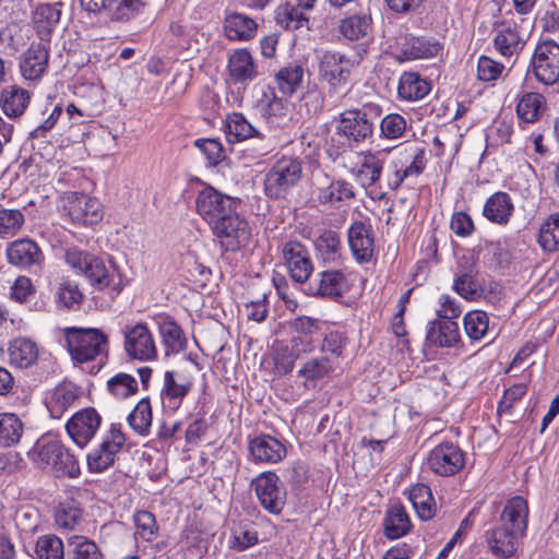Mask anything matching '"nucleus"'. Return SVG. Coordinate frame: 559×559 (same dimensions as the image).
Returning <instances> with one entry per match:
<instances>
[{
    "mask_svg": "<svg viewBox=\"0 0 559 559\" xmlns=\"http://www.w3.org/2000/svg\"><path fill=\"white\" fill-rule=\"evenodd\" d=\"M200 369L198 361L188 355L182 364L164 372L159 399L165 412L174 414L181 406L191 392L195 373Z\"/></svg>",
    "mask_w": 559,
    "mask_h": 559,
    "instance_id": "f257e3e1",
    "label": "nucleus"
},
{
    "mask_svg": "<svg viewBox=\"0 0 559 559\" xmlns=\"http://www.w3.org/2000/svg\"><path fill=\"white\" fill-rule=\"evenodd\" d=\"M66 347L75 362H87L107 353V336L98 329H63Z\"/></svg>",
    "mask_w": 559,
    "mask_h": 559,
    "instance_id": "f03ea898",
    "label": "nucleus"
},
{
    "mask_svg": "<svg viewBox=\"0 0 559 559\" xmlns=\"http://www.w3.org/2000/svg\"><path fill=\"white\" fill-rule=\"evenodd\" d=\"M381 114V107L373 103L365 104L361 108L345 110L340 114L336 132L349 143L360 144L373 133L371 119L378 118Z\"/></svg>",
    "mask_w": 559,
    "mask_h": 559,
    "instance_id": "7ed1b4c3",
    "label": "nucleus"
},
{
    "mask_svg": "<svg viewBox=\"0 0 559 559\" xmlns=\"http://www.w3.org/2000/svg\"><path fill=\"white\" fill-rule=\"evenodd\" d=\"M237 209H233L230 213L210 226L212 234L226 251L239 250L249 242L251 237L250 225Z\"/></svg>",
    "mask_w": 559,
    "mask_h": 559,
    "instance_id": "20e7f679",
    "label": "nucleus"
},
{
    "mask_svg": "<svg viewBox=\"0 0 559 559\" xmlns=\"http://www.w3.org/2000/svg\"><path fill=\"white\" fill-rule=\"evenodd\" d=\"M302 168L298 159L282 157L265 176L264 190L272 199L284 198L287 192L298 183Z\"/></svg>",
    "mask_w": 559,
    "mask_h": 559,
    "instance_id": "39448f33",
    "label": "nucleus"
},
{
    "mask_svg": "<svg viewBox=\"0 0 559 559\" xmlns=\"http://www.w3.org/2000/svg\"><path fill=\"white\" fill-rule=\"evenodd\" d=\"M64 261L75 274L85 276L97 288L108 286L109 271L102 259L78 247H70L64 251Z\"/></svg>",
    "mask_w": 559,
    "mask_h": 559,
    "instance_id": "423d86ee",
    "label": "nucleus"
},
{
    "mask_svg": "<svg viewBox=\"0 0 559 559\" xmlns=\"http://www.w3.org/2000/svg\"><path fill=\"white\" fill-rule=\"evenodd\" d=\"M427 158L424 147H406L394 158L389 167L388 187L397 190L403 182L412 177H418L426 168Z\"/></svg>",
    "mask_w": 559,
    "mask_h": 559,
    "instance_id": "0eeeda50",
    "label": "nucleus"
},
{
    "mask_svg": "<svg viewBox=\"0 0 559 559\" xmlns=\"http://www.w3.org/2000/svg\"><path fill=\"white\" fill-rule=\"evenodd\" d=\"M238 200L203 185L195 197V211L209 226L238 207Z\"/></svg>",
    "mask_w": 559,
    "mask_h": 559,
    "instance_id": "6e6552de",
    "label": "nucleus"
},
{
    "mask_svg": "<svg viewBox=\"0 0 559 559\" xmlns=\"http://www.w3.org/2000/svg\"><path fill=\"white\" fill-rule=\"evenodd\" d=\"M392 55L400 62L435 58L440 53V43L431 37L404 34L390 46Z\"/></svg>",
    "mask_w": 559,
    "mask_h": 559,
    "instance_id": "1a4fd4ad",
    "label": "nucleus"
},
{
    "mask_svg": "<svg viewBox=\"0 0 559 559\" xmlns=\"http://www.w3.org/2000/svg\"><path fill=\"white\" fill-rule=\"evenodd\" d=\"M50 58V41L40 38L33 41L19 57V71L24 81L37 84L47 73Z\"/></svg>",
    "mask_w": 559,
    "mask_h": 559,
    "instance_id": "9d476101",
    "label": "nucleus"
},
{
    "mask_svg": "<svg viewBox=\"0 0 559 559\" xmlns=\"http://www.w3.org/2000/svg\"><path fill=\"white\" fill-rule=\"evenodd\" d=\"M393 147L358 152L357 162L350 169L354 179L365 189L374 186L381 178L383 166Z\"/></svg>",
    "mask_w": 559,
    "mask_h": 559,
    "instance_id": "9b49d317",
    "label": "nucleus"
},
{
    "mask_svg": "<svg viewBox=\"0 0 559 559\" xmlns=\"http://www.w3.org/2000/svg\"><path fill=\"white\" fill-rule=\"evenodd\" d=\"M427 466L438 476H454L465 466V453L453 442H441L429 452Z\"/></svg>",
    "mask_w": 559,
    "mask_h": 559,
    "instance_id": "f8f14e48",
    "label": "nucleus"
},
{
    "mask_svg": "<svg viewBox=\"0 0 559 559\" xmlns=\"http://www.w3.org/2000/svg\"><path fill=\"white\" fill-rule=\"evenodd\" d=\"M313 198L319 205L337 210L343 203L355 198V191L347 180L322 174V177L317 179Z\"/></svg>",
    "mask_w": 559,
    "mask_h": 559,
    "instance_id": "ddd939ff",
    "label": "nucleus"
},
{
    "mask_svg": "<svg viewBox=\"0 0 559 559\" xmlns=\"http://www.w3.org/2000/svg\"><path fill=\"white\" fill-rule=\"evenodd\" d=\"M324 322L311 317H297L289 321V342L302 355L313 353L323 335Z\"/></svg>",
    "mask_w": 559,
    "mask_h": 559,
    "instance_id": "4468645a",
    "label": "nucleus"
},
{
    "mask_svg": "<svg viewBox=\"0 0 559 559\" xmlns=\"http://www.w3.org/2000/svg\"><path fill=\"white\" fill-rule=\"evenodd\" d=\"M531 68L537 81L552 85L559 81V44L555 40L539 43L532 56Z\"/></svg>",
    "mask_w": 559,
    "mask_h": 559,
    "instance_id": "2eb2a0df",
    "label": "nucleus"
},
{
    "mask_svg": "<svg viewBox=\"0 0 559 559\" xmlns=\"http://www.w3.org/2000/svg\"><path fill=\"white\" fill-rule=\"evenodd\" d=\"M126 442L121 428L111 425L100 444L87 454V467L92 473H102L109 468Z\"/></svg>",
    "mask_w": 559,
    "mask_h": 559,
    "instance_id": "dca6fc26",
    "label": "nucleus"
},
{
    "mask_svg": "<svg viewBox=\"0 0 559 559\" xmlns=\"http://www.w3.org/2000/svg\"><path fill=\"white\" fill-rule=\"evenodd\" d=\"M353 68L354 61L340 51H324L319 59V76L333 91L348 83Z\"/></svg>",
    "mask_w": 559,
    "mask_h": 559,
    "instance_id": "f3484780",
    "label": "nucleus"
},
{
    "mask_svg": "<svg viewBox=\"0 0 559 559\" xmlns=\"http://www.w3.org/2000/svg\"><path fill=\"white\" fill-rule=\"evenodd\" d=\"M254 491L261 506L273 514L282 512L286 501V490L273 472H264L253 480Z\"/></svg>",
    "mask_w": 559,
    "mask_h": 559,
    "instance_id": "a211bd4d",
    "label": "nucleus"
},
{
    "mask_svg": "<svg viewBox=\"0 0 559 559\" xmlns=\"http://www.w3.org/2000/svg\"><path fill=\"white\" fill-rule=\"evenodd\" d=\"M124 334V350L133 359L147 361L157 357L153 335L145 323L139 322L127 326Z\"/></svg>",
    "mask_w": 559,
    "mask_h": 559,
    "instance_id": "6ab92c4d",
    "label": "nucleus"
},
{
    "mask_svg": "<svg viewBox=\"0 0 559 559\" xmlns=\"http://www.w3.org/2000/svg\"><path fill=\"white\" fill-rule=\"evenodd\" d=\"M282 258L287 266L290 277L305 284L313 272V264L306 246L299 241H287L281 248Z\"/></svg>",
    "mask_w": 559,
    "mask_h": 559,
    "instance_id": "aec40b11",
    "label": "nucleus"
},
{
    "mask_svg": "<svg viewBox=\"0 0 559 559\" xmlns=\"http://www.w3.org/2000/svg\"><path fill=\"white\" fill-rule=\"evenodd\" d=\"M102 424V417L94 408L75 413L67 423L66 430L71 440L81 449L95 437Z\"/></svg>",
    "mask_w": 559,
    "mask_h": 559,
    "instance_id": "412c9836",
    "label": "nucleus"
},
{
    "mask_svg": "<svg viewBox=\"0 0 559 559\" xmlns=\"http://www.w3.org/2000/svg\"><path fill=\"white\" fill-rule=\"evenodd\" d=\"M64 211L73 224L94 225L103 218L100 202L83 193H73L68 197Z\"/></svg>",
    "mask_w": 559,
    "mask_h": 559,
    "instance_id": "4be33fe9",
    "label": "nucleus"
},
{
    "mask_svg": "<svg viewBox=\"0 0 559 559\" xmlns=\"http://www.w3.org/2000/svg\"><path fill=\"white\" fill-rule=\"evenodd\" d=\"M348 246L355 261L359 264L368 263L374 254V237L370 225L364 222H354L347 231Z\"/></svg>",
    "mask_w": 559,
    "mask_h": 559,
    "instance_id": "5701e85b",
    "label": "nucleus"
},
{
    "mask_svg": "<svg viewBox=\"0 0 559 559\" xmlns=\"http://www.w3.org/2000/svg\"><path fill=\"white\" fill-rule=\"evenodd\" d=\"M347 290V280L341 270H326L318 273L308 285L306 293L330 299L340 298Z\"/></svg>",
    "mask_w": 559,
    "mask_h": 559,
    "instance_id": "b1692460",
    "label": "nucleus"
},
{
    "mask_svg": "<svg viewBox=\"0 0 559 559\" xmlns=\"http://www.w3.org/2000/svg\"><path fill=\"white\" fill-rule=\"evenodd\" d=\"M81 389L70 381H63L46 393L45 404L52 418H60L79 401Z\"/></svg>",
    "mask_w": 559,
    "mask_h": 559,
    "instance_id": "393cba45",
    "label": "nucleus"
},
{
    "mask_svg": "<svg viewBox=\"0 0 559 559\" xmlns=\"http://www.w3.org/2000/svg\"><path fill=\"white\" fill-rule=\"evenodd\" d=\"M249 452L255 463L275 464L286 456L285 445L270 435H260L249 442Z\"/></svg>",
    "mask_w": 559,
    "mask_h": 559,
    "instance_id": "a878e982",
    "label": "nucleus"
},
{
    "mask_svg": "<svg viewBox=\"0 0 559 559\" xmlns=\"http://www.w3.org/2000/svg\"><path fill=\"white\" fill-rule=\"evenodd\" d=\"M528 506L523 497L516 496L508 500L500 515L501 526L519 536H523L527 527Z\"/></svg>",
    "mask_w": 559,
    "mask_h": 559,
    "instance_id": "bb28decb",
    "label": "nucleus"
},
{
    "mask_svg": "<svg viewBox=\"0 0 559 559\" xmlns=\"http://www.w3.org/2000/svg\"><path fill=\"white\" fill-rule=\"evenodd\" d=\"M514 213V204L507 192L498 191L491 194L485 202L483 215L492 224L504 226Z\"/></svg>",
    "mask_w": 559,
    "mask_h": 559,
    "instance_id": "cd10ccee",
    "label": "nucleus"
},
{
    "mask_svg": "<svg viewBox=\"0 0 559 559\" xmlns=\"http://www.w3.org/2000/svg\"><path fill=\"white\" fill-rule=\"evenodd\" d=\"M224 34L233 41H248L255 37L258 25L246 14L231 12L224 19Z\"/></svg>",
    "mask_w": 559,
    "mask_h": 559,
    "instance_id": "c85d7f7f",
    "label": "nucleus"
},
{
    "mask_svg": "<svg viewBox=\"0 0 559 559\" xmlns=\"http://www.w3.org/2000/svg\"><path fill=\"white\" fill-rule=\"evenodd\" d=\"M317 258L326 264L338 265L343 260V246L338 234L334 230H322L314 240Z\"/></svg>",
    "mask_w": 559,
    "mask_h": 559,
    "instance_id": "c756f323",
    "label": "nucleus"
},
{
    "mask_svg": "<svg viewBox=\"0 0 559 559\" xmlns=\"http://www.w3.org/2000/svg\"><path fill=\"white\" fill-rule=\"evenodd\" d=\"M426 341L437 347H454L461 341L457 323L442 319L432 321L428 326Z\"/></svg>",
    "mask_w": 559,
    "mask_h": 559,
    "instance_id": "7c9ffc66",
    "label": "nucleus"
},
{
    "mask_svg": "<svg viewBox=\"0 0 559 559\" xmlns=\"http://www.w3.org/2000/svg\"><path fill=\"white\" fill-rule=\"evenodd\" d=\"M7 255L11 264L20 267H29L39 264L43 260L39 247L29 239L13 241L7 249Z\"/></svg>",
    "mask_w": 559,
    "mask_h": 559,
    "instance_id": "2f4dec72",
    "label": "nucleus"
},
{
    "mask_svg": "<svg viewBox=\"0 0 559 559\" xmlns=\"http://www.w3.org/2000/svg\"><path fill=\"white\" fill-rule=\"evenodd\" d=\"M38 354L37 344L27 337H16L8 345L9 362L21 369L33 366L38 359Z\"/></svg>",
    "mask_w": 559,
    "mask_h": 559,
    "instance_id": "473e14b6",
    "label": "nucleus"
},
{
    "mask_svg": "<svg viewBox=\"0 0 559 559\" xmlns=\"http://www.w3.org/2000/svg\"><path fill=\"white\" fill-rule=\"evenodd\" d=\"M228 71L230 78L237 83H245L257 78L255 62L246 48L236 49L228 59Z\"/></svg>",
    "mask_w": 559,
    "mask_h": 559,
    "instance_id": "72a5a7b5",
    "label": "nucleus"
},
{
    "mask_svg": "<svg viewBox=\"0 0 559 559\" xmlns=\"http://www.w3.org/2000/svg\"><path fill=\"white\" fill-rule=\"evenodd\" d=\"M431 91L429 81L416 72H403L399 80L397 95L406 102H417Z\"/></svg>",
    "mask_w": 559,
    "mask_h": 559,
    "instance_id": "f704fd0d",
    "label": "nucleus"
},
{
    "mask_svg": "<svg viewBox=\"0 0 559 559\" xmlns=\"http://www.w3.org/2000/svg\"><path fill=\"white\" fill-rule=\"evenodd\" d=\"M334 370L333 360L329 356H316L301 364L297 376L305 381V385H316Z\"/></svg>",
    "mask_w": 559,
    "mask_h": 559,
    "instance_id": "c9c22d12",
    "label": "nucleus"
},
{
    "mask_svg": "<svg viewBox=\"0 0 559 559\" xmlns=\"http://www.w3.org/2000/svg\"><path fill=\"white\" fill-rule=\"evenodd\" d=\"M519 535L503 528L497 527L486 534V542L496 557L509 558L518 549Z\"/></svg>",
    "mask_w": 559,
    "mask_h": 559,
    "instance_id": "e433bc0d",
    "label": "nucleus"
},
{
    "mask_svg": "<svg viewBox=\"0 0 559 559\" xmlns=\"http://www.w3.org/2000/svg\"><path fill=\"white\" fill-rule=\"evenodd\" d=\"M383 526L384 535L389 539H397L411 531L412 523L404 507L394 503L386 511Z\"/></svg>",
    "mask_w": 559,
    "mask_h": 559,
    "instance_id": "4c0bfd02",
    "label": "nucleus"
},
{
    "mask_svg": "<svg viewBox=\"0 0 559 559\" xmlns=\"http://www.w3.org/2000/svg\"><path fill=\"white\" fill-rule=\"evenodd\" d=\"M546 110L545 97L536 92L524 93L518 100L516 115L522 122L537 121Z\"/></svg>",
    "mask_w": 559,
    "mask_h": 559,
    "instance_id": "58836bf2",
    "label": "nucleus"
},
{
    "mask_svg": "<svg viewBox=\"0 0 559 559\" xmlns=\"http://www.w3.org/2000/svg\"><path fill=\"white\" fill-rule=\"evenodd\" d=\"M61 441L55 436L47 435L39 438L34 447L28 451L29 459L40 468H48L58 451Z\"/></svg>",
    "mask_w": 559,
    "mask_h": 559,
    "instance_id": "ea45409f",
    "label": "nucleus"
},
{
    "mask_svg": "<svg viewBox=\"0 0 559 559\" xmlns=\"http://www.w3.org/2000/svg\"><path fill=\"white\" fill-rule=\"evenodd\" d=\"M493 44L496 49L506 57L518 53L524 46L523 35L509 24H502L498 29Z\"/></svg>",
    "mask_w": 559,
    "mask_h": 559,
    "instance_id": "a19ab883",
    "label": "nucleus"
},
{
    "mask_svg": "<svg viewBox=\"0 0 559 559\" xmlns=\"http://www.w3.org/2000/svg\"><path fill=\"white\" fill-rule=\"evenodd\" d=\"M29 93L19 86H9L1 95L2 109L8 117L21 116L29 104Z\"/></svg>",
    "mask_w": 559,
    "mask_h": 559,
    "instance_id": "79ce46f5",
    "label": "nucleus"
},
{
    "mask_svg": "<svg viewBox=\"0 0 559 559\" xmlns=\"http://www.w3.org/2000/svg\"><path fill=\"white\" fill-rule=\"evenodd\" d=\"M159 333L167 353H179L185 349L187 340L181 328L169 317H159Z\"/></svg>",
    "mask_w": 559,
    "mask_h": 559,
    "instance_id": "37998d69",
    "label": "nucleus"
},
{
    "mask_svg": "<svg viewBox=\"0 0 559 559\" xmlns=\"http://www.w3.org/2000/svg\"><path fill=\"white\" fill-rule=\"evenodd\" d=\"M408 498L417 515L430 520L435 515V500L430 488L425 484H416L409 489Z\"/></svg>",
    "mask_w": 559,
    "mask_h": 559,
    "instance_id": "c03bdc74",
    "label": "nucleus"
},
{
    "mask_svg": "<svg viewBox=\"0 0 559 559\" xmlns=\"http://www.w3.org/2000/svg\"><path fill=\"white\" fill-rule=\"evenodd\" d=\"M127 420L134 432L140 436H147L153 421V412L150 399H141L128 415Z\"/></svg>",
    "mask_w": 559,
    "mask_h": 559,
    "instance_id": "a18cd8bd",
    "label": "nucleus"
},
{
    "mask_svg": "<svg viewBox=\"0 0 559 559\" xmlns=\"http://www.w3.org/2000/svg\"><path fill=\"white\" fill-rule=\"evenodd\" d=\"M226 133L230 142H239L260 136L257 128L240 112H233L226 118Z\"/></svg>",
    "mask_w": 559,
    "mask_h": 559,
    "instance_id": "49530a36",
    "label": "nucleus"
},
{
    "mask_svg": "<svg viewBox=\"0 0 559 559\" xmlns=\"http://www.w3.org/2000/svg\"><path fill=\"white\" fill-rule=\"evenodd\" d=\"M340 33L349 40H359L369 35L371 19L367 14H354L341 21Z\"/></svg>",
    "mask_w": 559,
    "mask_h": 559,
    "instance_id": "de8ad7c7",
    "label": "nucleus"
},
{
    "mask_svg": "<svg viewBox=\"0 0 559 559\" xmlns=\"http://www.w3.org/2000/svg\"><path fill=\"white\" fill-rule=\"evenodd\" d=\"M302 356L300 352H296L294 345L288 341L278 343L273 350L274 373L285 376L293 371L296 360Z\"/></svg>",
    "mask_w": 559,
    "mask_h": 559,
    "instance_id": "09e8293b",
    "label": "nucleus"
},
{
    "mask_svg": "<svg viewBox=\"0 0 559 559\" xmlns=\"http://www.w3.org/2000/svg\"><path fill=\"white\" fill-rule=\"evenodd\" d=\"M275 20L278 25L286 29H298L308 24V16L299 4L289 2L280 4L275 10Z\"/></svg>",
    "mask_w": 559,
    "mask_h": 559,
    "instance_id": "8fccbe9b",
    "label": "nucleus"
},
{
    "mask_svg": "<svg viewBox=\"0 0 559 559\" xmlns=\"http://www.w3.org/2000/svg\"><path fill=\"white\" fill-rule=\"evenodd\" d=\"M537 242L545 252L559 250V213L550 214L542 223Z\"/></svg>",
    "mask_w": 559,
    "mask_h": 559,
    "instance_id": "3c124183",
    "label": "nucleus"
},
{
    "mask_svg": "<svg viewBox=\"0 0 559 559\" xmlns=\"http://www.w3.org/2000/svg\"><path fill=\"white\" fill-rule=\"evenodd\" d=\"M58 456L49 465V469L55 473L57 477L67 476L69 478H76L81 474V468L78 459L70 453L68 449L61 443Z\"/></svg>",
    "mask_w": 559,
    "mask_h": 559,
    "instance_id": "603ef678",
    "label": "nucleus"
},
{
    "mask_svg": "<svg viewBox=\"0 0 559 559\" xmlns=\"http://www.w3.org/2000/svg\"><path fill=\"white\" fill-rule=\"evenodd\" d=\"M35 559H64L63 542L56 535L39 536L34 548Z\"/></svg>",
    "mask_w": 559,
    "mask_h": 559,
    "instance_id": "864d4df0",
    "label": "nucleus"
},
{
    "mask_svg": "<svg viewBox=\"0 0 559 559\" xmlns=\"http://www.w3.org/2000/svg\"><path fill=\"white\" fill-rule=\"evenodd\" d=\"M60 3H41L33 13V21L39 33H49L59 23Z\"/></svg>",
    "mask_w": 559,
    "mask_h": 559,
    "instance_id": "5fc2aeb1",
    "label": "nucleus"
},
{
    "mask_svg": "<svg viewBox=\"0 0 559 559\" xmlns=\"http://www.w3.org/2000/svg\"><path fill=\"white\" fill-rule=\"evenodd\" d=\"M55 298L59 306L71 309L81 305L83 294L75 282L61 278L56 286Z\"/></svg>",
    "mask_w": 559,
    "mask_h": 559,
    "instance_id": "6e6d98bb",
    "label": "nucleus"
},
{
    "mask_svg": "<svg viewBox=\"0 0 559 559\" xmlns=\"http://www.w3.org/2000/svg\"><path fill=\"white\" fill-rule=\"evenodd\" d=\"M23 432V424L12 413L0 414V445L10 447L19 442Z\"/></svg>",
    "mask_w": 559,
    "mask_h": 559,
    "instance_id": "4d7b16f0",
    "label": "nucleus"
},
{
    "mask_svg": "<svg viewBox=\"0 0 559 559\" xmlns=\"http://www.w3.org/2000/svg\"><path fill=\"white\" fill-rule=\"evenodd\" d=\"M107 389L114 397L124 400L134 395L139 386L133 376L119 372L107 381Z\"/></svg>",
    "mask_w": 559,
    "mask_h": 559,
    "instance_id": "13d9d810",
    "label": "nucleus"
},
{
    "mask_svg": "<svg viewBox=\"0 0 559 559\" xmlns=\"http://www.w3.org/2000/svg\"><path fill=\"white\" fill-rule=\"evenodd\" d=\"M304 78V69L298 64H289L281 69L276 74V84L284 95L294 94L300 86Z\"/></svg>",
    "mask_w": 559,
    "mask_h": 559,
    "instance_id": "bf43d9fd",
    "label": "nucleus"
},
{
    "mask_svg": "<svg viewBox=\"0 0 559 559\" xmlns=\"http://www.w3.org/2000/svg\"><path fill=\"white\" fill-rule=\"evenodd\" d=\"M25 216L16 209L0 207V238L14 237L23 227Z\"/></svg>",
    "mask_w": 559,
    "mask_h": 559,
    "instance_id": "052dcab7",
    "label": "nucleus"
},
{
    "mask_svg": "<svg viewBox=\"0 0 559 559\" xmlns=\"http://www.w3.org/2000/svg\"><path fill=\"white\" fill-rule=\"evenodd\" d=\"M463 323L466 335L472 341H480L488 332L489 318L485 311L473 310L465 314Z\"/></svg>",
    "mask_w": 559,
    "mask_h": 559,
    "instance_id": "680f3d73",
    "label": "nucleus"
},
{
    "mask_svg": "<svg viewBox=\"0 0 559 559\" xmlns=\"http://www.w3.org/2000/svg\"><path fill=\"white\" fill-rule=\"evenodd\" d=\"M453 289L466 300H476L483 293L481 285L472 270L456 275Z\"/></svg>",
    "mask_w": 559,
    "mask_h": 559,
    "instance_id": "e2e57ef3",
    "label": "nucleus"
},
{
    "mask_svg": "<svg viewBox=\"0 0 559 559\" xmlns=\"http://www.w3.org/2000/svg\"><path fill=\"white\" fill-rule=\"evenodd\" d=\"M408 128V122L403 115L400 114H388L380 122V138L385 140H399L402 139Z\"/></svg>",
    "mask_w": 559,
    "mask_h": 559,
    "instance_id": "0e129e2a",
    "label": "nucleus"
},
{
    "mask_svg": "<svg viewBox=\"0 0 559 559\" xmlns=\"http://www.w3.org/2000/svg\"><path fill=\"white\" fill-rule=\"evenodd\" d=\"M259 110L267 121L274 123L276 119L286 115V103L277 97L273 91L264 93L263 98L259 102Z\"/></svg>",
    "mask_w": 559,
    "mask_h": 559,
    "instance_id": "69168bd1",
    "label": "nucleus"
},
{
    "mask_svg": "<svg viewBox=\"0 0 559 559\" xmlns=\"http://www.w3.org/2000/svg\"><path fill=\"white\" fill-rule=\"evenodd\" d=\"M347 338L345 334L337 330H324L321 337L320 349L324 354L338 358L343 355V350L346 346Z\"/></svg>",
    "mask_w": 559,
    "mask_h": 559,
    "instance_id": "338daca9",
    "label": "nucleus"
},
{
    "mask_svg": "<svg viewBox=\"0 0 559 559\" xmlns=\"http://www.w3.org/2000/svg\"><path fill=\"white\" fill-rule=\"evenodd\" d=\"M70 545L73 546V559H104L97 544L84 536H72Z\"/></svg>",
    "mask_w": 559,
    "mask_h": 559,
    "instance_id": "774afa93",
    "label": "nucleus"
}]
</instances>
